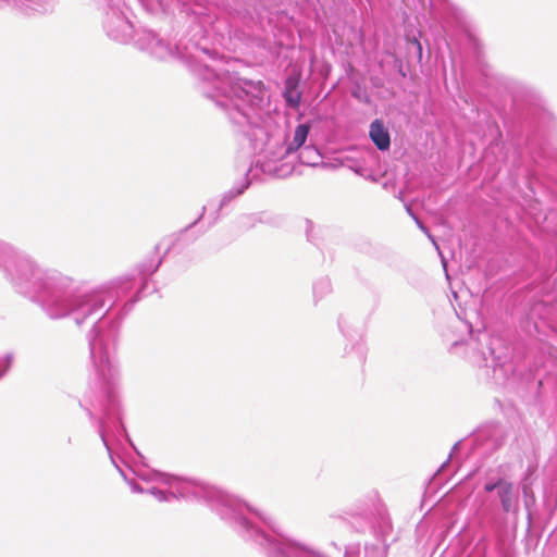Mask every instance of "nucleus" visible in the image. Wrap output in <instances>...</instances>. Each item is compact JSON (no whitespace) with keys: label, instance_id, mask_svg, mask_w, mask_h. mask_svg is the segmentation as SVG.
Masks as SVG:
<instances>
[{"label":"nucleus","instance_id":"nucleus-1","mask_svg":"<svg viewBox=\"0 0 557 557\" xmlns=\"http://www.w3.org/2000/svg\"><path fill=\"white\" fill-rule=\"evenodd\" d=\"M144 261L137 268L140 286L123 301L137 285L134 274H125L88 289H74V280L53 269L42 268L32 256L0 239V271L13 288L37 304L52 320L71 318L81 326L92 322L87 333L89 356L113 380L116 371L109 362L116 348L122 320L141 298L148 277L161 265Z\"/></svg>","mask_w":557,"mask_h":557},{"label":"nucleus","instance_id":"nucleus-2","mask_svg":"<svg viewBox=\"0 0 557 557\" xmlns=\"http://www.w3.org/2000/svg\"><path fill=\"white\" fill-rule=\"evenodd\" d=\"M145 482H157L160 486L146 487V493L160 503L184 499L202 503L215 511L245 541L256 544L267 557H325L284 536L273 520L253 509L234 495L207 483L170 475L154 470L136 473Z\"/></svg>","mask_w":557,"mask_h":557},{"label":"nucleus","instance_id":"nucleus-3","mask_svg":"<svg viewBox=\"0 0 557 557\" xmlns=\"http://www.w3.org/2000/svg\"><path fill=\"white\" fill-rule=\"evenodd\" d=\"M136 46L158 60L178 59L186 62L195 76L198 78V89L208 99H210L219 109L228 112V100L231 98L227 90L235 95L236 99H242V94L247 97V103L259 104L263 83L261 81H251L239 77L235 72H231L222 62H218L208 48L193 45L181 49L178 45L172 46L168 40L161 38L157 33L144 29L136 38ZM247 104L234 102V112L231 117L236 122H242L248 116Z\"/></svg>","mask_w":557,"mask_h":557},{"label":"nucleus","instance_id":"nucleus-4","mask_svg":"<svg viewBox=\"0 0 557 557\" xmlns=\"http://www.w3.org/2000/svg\"><path fill=\"white\" fill-rule=\"evenodd\" d=\"M92 364V374L88 379V385L84 393L79 406L86 411L89 420L97 428V432L108 450L111 462L116 467L117 463L112 454L111 436L124 435L131 442L126 429L122 421L121 404L117 396V384L120 381V370L114 358V352H110L109 362L116 371V376L111 380L106 371H100V367L90 358Z\"/></svg>","mask_w":557,"mask_h":557},{"label":"nucleus","instance_id":"nucleus-5","mask_svg":"<svg viewBox=\"0 0 557 557\" xmlns=\"http://www.w3.org/2000/svg\"><path fill=\"white\" fill-rule=\"evenodd\" d=\"M231 98L234 100H228V112L220 109L232 123L245 126L249 125V128L245 131V135L250 141L251 148L257 152L258 157L252 162L257 168H260L261 172L264 174H272L277 177H285L293 172V168L287 164L277 165V162L283 161L287 156L293 153L287 145V135L282 133H273L270 134L265 131L264 127L259 125H251L252 113L256 109L260 108L264 100L265 87H262L261 94V102L259 104H250L247 103V97L245 94H242V99H238L239 103L247 104L248 116L242 122H236L231 117V113L234 112V102H236L235 95L227 90Z\"/></svg>","mask_w":557,"mask_h":557},{"label":"nucleus","instance_id":"nucleus-6","mask_svg":"<svg viewBox=\"0 0 557 557\" xmlns=\"http://www.w3.org/2000/svg\"><path fill=\"white\" fill-rule=\"evenodd\" d=\"M527 149L534 168L527 165L524 172L529 184L532 185L541 175H545L544 170L557 164V148L531 139L527 143Z\"/></svg>","mask_w":557,"mask_h":557},{"label":"nucleus","instance_id":"nucleus-7","mask_svg":"<svg viewBox=\"0 0 557 557\" xmlns=\"http://www.w3.org/2000/svg\"><path fill=\"white\" fill-rule=\"evenodd\" d=\"M338 327L345 336V355L355 358L359 363H363L367 356V347L360 329L354 327L345 318L338 321Z\"/></svg>","mask_w":557,"mask_h":557},{"label":"nucleus","instance_id":"nucleus-8","mask_svg":"<svg viewBox=\"0 0 557 557\" xmlns=\"http://www.w3.org/2000/svg\"><path fill=\"white\" fill-rule=\"evenodd\" d=\"M436 15L443 30L447 35L451 29L462 27L466 23V14L463 10L448 1L443 3Z\"/></svg>","mask_w":557,"mask_h":557},{"label":"nucleus","instance_id":"nucleus-9","mask_svg":"<svg viewBox=\"0 0 557 557\" xmlns=\"http://www.w3.org/2000/svg\"><path fill=\"white\" fill-rule=\"evenodd\" d=\"M476 517L482 529H490L491 531L498 533L505 527V519L503 518L497 505L494 503L482 505L476 510Z\"/></svg>","mask_w":557,"mask_h":557},{"label":"nucleus","instance_id":"nucleus-10","mask_svg":"<svg viewBox=\"0 0 557 557\" xmlns=\"http://www.w3.org/2000/svg\"><path fill=\"white\" fill-rule=\"evenodd\" d=\"M497 497L504 513H512L515 516L518 515L519 495L512 482L507 480L505 483H503L497 491Z\"/></svg>","mask_w":557,"mask_h":557},{"label":"nucleus","instance_id":"nucleus-11","mask_svg":"<svg viewBox=\"0 0 557 557\" xmlns=\"http://www.w3.org/2000/svg\"><path fill=\"white\" fill-rule=\"evenodd\" d=\"M250 171H251V169H248L245 173V177L240 182L236 183L230 190L225 191L222 195L209 226H212L213 224L216 223L222 208H224L230 202H232L235 198H237L238 196L244 194V191L250 186L251 182L248 178Z\"/></svg>","mask_w":557,"mask_h":557},{"label":"nucleus","instance_id":"nucleus-12","mask_svg":"<svg viewBox=\"0 0 557 557\" xmlns=\"http://www.w3.org/2000/svg\"><path fill=\"white\" fill-rule=\"evenodd\" d=\"M369 136L374 146L380 151H387L391 147V135L385 127L384 122L380 119L374 120L370 124Z\"/></svg>","mask_w":557,"mask_h":557},{"label":"nucleus","instance_id":"nucleus-13","mask_svg":"<svg viewBox=\"0 0 557 557\" xmlns=\"http://www.w3.org/2000/svg\"><path fill=\"white\" fill-rule=\"evenodd\" d=\"M264 212L242 214L235 221L236 228L240 232L249 231L257 224L264 223Z\"/></svg>","mask_w":557,"mask_h":557},{"label":"nucleus","instance_id":"nucleus-14","mask_svg":"<svg viewBox=\"0 0 557 557\" xmlns=\"http://www.w3.org/2000/svg\"><path fill=\"white\" fill-rule=\"evenodd\" d=\"M310 129L311 125L307 122L300 123L296 126L293 140L290 143L287 141L292 152L305 147Z\"/></svg>","mask_w":557,"mask_h":557},{"label":"nucleus","instance_id":"nucleus-15","mask_svg":"<svg viewBox=\"0 0 557 557\" xmlns=\"http://www.w3.org/2000/svg\"><path fill=\"white\" fill-rule=\"evenodd\" d=\"M299 162L301 164L308 165V166H317L322 162V156L319 152V150L312 146L308 145L300 149V152L298 154Z\"/></svg>","mask_w":557,"mask_h":557},{"label":"nucleus","instance_id":"nucleus-16","mask_svg":"<svg viewBox=\"0 0 557 557\" xmlns=\"http://www.w3.org/2000/svg\"><path fill=\"white\" fill-rule=\"evenodd\" d=\"M297 86L298 81L293 77H288L285 82V89L283 95L287 104L293 108L298 107L300 102V92L297 91Z\"/></svg>","mask_w":557,"mask_h":557},{"label":"nucleus","instance_id":"nucleus-17","mask_svg":"<svg viewBox=\"0 0 557 557\" xmlns=\"http://www.w3.org/2000/svg\"><path fill=\"white\" fill-rule=\"evenodd\" d=\"M313 299L318 304L324 297L332 293V284L329 277L318 278L312 286Z\"/></svg>","mask_w":557,"mask_h":557},{"label":"nucleus","instance_id":"nucleus-18","mask_svg":"<svg viewBox=\"0 0 557 557\" xmlns=\"http://www.w3.org/2000/svg\"><path fill=\"white\" fill-rule=\"evenodd\" d=\"M406 41H407V51L410 52L411 49H413L414 54L417 55L418 62H421L423 49H422V45H421L420 40L414 36L410 37L409 35H407Z\"/></svg>","mask_w":557,"mask_h":557},{"label":"nucleus","instance_id":"nucleus-19","mask_svg":"<svg viewBox=\"0 0 557 557\" xmlns=\"http://www.w3.org/2000/svg\"><path fill=\"white\" fill-rule=\"evenodd\" d=\"M116 469L119 470L124 481L128 484V486L134 493H146V488L143 487L135 479L128 478V475L123 469H121L119 466H116Z\"/></svg>","mask_w":557,"mask_h":557},{"label":"nucleus","instance_id":"nucleus-20","mask_svg":"<svg viewBox=\"0 0 557 557\" xmlns=\"http://www.w3.org/2000/svg\"><path fill=\"white\" fill-rule=\"evenodd\" d=\"M506 481L507 480L504 478L490 479L485 482L483 488L486 493H492L494 491L497 492L499 490V486H502V484L505 483Z\"/></svg>","mask_w":557,"mask_h":557},{"label":"nucleus","instance_id":"nucleus-21","mask_svg":"<svg viewBox=\"0 0 557 557\" xmlns=\"http://www.w3.org/2000/svg\"><path fill=\"white\" fill-rule=\"evenodd\" d=\"M472 362L479 367H488V358L486 356V352L481 350L478 355L473 357Z\"/></svg>","mask_w":557,"mask_h":557},{"label":"nucleus","instance_id":"nucleus-22","mask_svg":"<svg viewBox=\"0 0 557 557\" xmlns=\"http://www.w3.org/2000/svg\"><path fill=\"white\" fill-rule=\"evenodd\" d=\"M12 362V355H7L3 359H0V377L4 375Z\"/></svg>","mask_w":557,"mask_h":557},{"label":"nucleus","instance_id":"nucleus-23","mask_svg":"<svg viewBox=\"0 0 557 557\" xmlns=\"http://www.w3.org/2000/svg\"><path fill=\"white\" fill-rule=\"evenodd\" d=\"M412 219L416 222L417 226L428 235V237L435 244L433 236L431 235L429 228L423 224V222L417 216V214H412Z\"/></svg>","mask_w":557,"mask_h":557},{"label":"nucleus","instance_id":"nucleus-24","mask_svg":"<svg viewBox=\"0 0 557 557\" xmlns=\"http://www.w3.org/2000/svg\"><path fill=\"white\" fill-rule=\"evenodd\" d=\"M522 152L520 150H517V157L512 161V166L519 170L524 165V162L522 160Z\"/></svg>","mask_w":557,"mask_h":557},{"label":"nucleus","instance_id":"nucleus-25","mask_svg":"<svg viewBox=\"0 0 557 557\" xmlns=\"http://www.w3.org/2000/svg\"><path fill=\"white\" fill-rule=\"evenodd\" d=\"M487 352L492 357L493 366L495 367L499 362H502V357L498 355H495V351L492 347H487Z\"/></svg>","mask_w":557,"mask_h":557},{"label":"nucleus","instance_id":"nucleus-26","mask_svg":"<svg viewBox=\"0 0 557 557\" xmlns=\"http://www.w3.org/2000/svg\"><path fill=\"white\" fill-rule=\"evenodd\" d=\"M205 211H206V207H202V210H201V213L200 215L193 222L190 223L184 231L183 233H186L189 228L194 227L199 221L200 219L205 214Z\"/></svg>","mask_w":557,"mask_h":557},{"label":"nucleus","instance_id":"nucleus-27","mask_svg":"<svg viewBox=\"0 0 557 557\" xmlns=\"http://www.w3.org/2000/svg\"><path fill=\"white\" fill-rule=\"evenodd\" d=\"M352 96L364 103L370 102V97L368 95H364L362 97V95H359L357 91H352Z\"/></svg>","mask_w":557,"mask_h":557},{"label":"nucleus","instance_id":"nucleus-28","mask_svg":"<svg viewBox=\"0 0 557 557\" xmlns=\"http://www.w3.org/2000/svg\"><path fill=\"white\" fill-rule=\"evenodd\" d=\"M459 445H460V441H459V442H457V443L453 446V449H451V453H450L449 457H451V455L457 450V448L459 447ZM449 459H450V458H448V459H447V460H446V461L441 466L440 470H441V469H443V468L448 463Z\"/></svg>","mask_w":557,"mask_h":557},{"label":"nucleus","instance_id":"nucleus-29","mask_svg":"<svg viewBox=\"0 0 557 557\" xmlns=\"http://www.w3.org/2000/svg\"><path fill=\"white\" fill-rule=\"evenodd\" d=\"M512 103H513V107L516 110H519V100H518V96L515 95L513 98H512Z\"/></svg>","mask_w":557,"mask_h":557},{"label":"nucleus","instance_id":"nucleus-30","mask_svg":"<svg viewBox=\"0 0 557 557\" xmlns=\"http://www.w3.org/2000/svg\"><path fill=\"white\" fill-rule=\"evenodd\" d=\"M405 208H406V211L407 213L412 218V214H416L412 209H411V206L410 205H405Z\"/></svg>","mask_w":557,"mask_h":557}]
</instances>
